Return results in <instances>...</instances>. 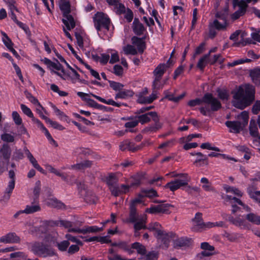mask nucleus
<instances>
[{"instance_id": "obj_64", "label": "nucleus", "mask_w": 260, "mask_h": 260, "mask_svg": "<svg viewBox=\"0 0 260 260\" xmlns=\"http://www.w3.org/2000/svg\"><path fill=\"white\" fill-rule=\"evenodd\" d=\"M110 190L112 192V194L114 196H118L122 194L121 192L120 185L118 186L116 184L114 186H112L110 187Z\"/></svg>"}, {"instance_id": "obj_17", "label": "nucleus", "mask_w": 260, "mask_h": 260, "mask_svg": "<svg viewBox=\"0 0 260 260\" xmlns=\"http://www.w3.org/2000/svg\"><path fill=\"white\" fill-rule=\"evenodd\" d=\"M11 154L10 146L7 144H3L0 148V160L9 162Z\"/></svg>"}, {"instance_id": "obj_32", "label": "nucleus", "mask_w": 260, "mask_h": 260, "mask_svg": "<svg viewBox=\"0 0 260 260\" xmlns=\"http://www.w3.org/2000/svg\"><path fill=\"white\" fill-rule=\"evenodd\" d=\"M92 165V161L85 160L82 162L71 166V168L75 170H81L90 167Z\"/></svg>"}, {"instance_id": "obj_13", "label": "nucleus", "mask_w": 260, "mask_h": 260, "mask_svg": "<svg viewBox=\"0 0 260 260\" xmlns=\"http://www.w3.org/2000/svg\"><path fill=\"white\" fill-rule=\"evenodd\" d=\"M32 121L34 123L36 124L39 128H40L44 133L50 142L54 145L55 146H57L56 141L53 139L48 131L44 126L43 123L37 118H35L34 116L31 118Z\"/></svg>"}, {"instance_id": "obj_29", "label": "nucleus", "mask_w": 260, "mask_h": 260, "mask_svg": "<svg viewBox=\"0 0 260 260\" xmlns=\"http://www.w3.org/2000/svg\"><path fill=\"white\" fill-rule=\"evenodd\" d=\"M247 192L250 198L260 205V191L254 190L249 187L247 189Z\"/></svg>"}, {"instance_id": "obj_52", "label": "nucleus", "mask_w": 260, "mask_h": 260, "mask_svg": "<svg viewBox=\"0 0 260 260\" xmlns=\"http://www.w3.org/2000/svg\"><path fill=\"white\" fill-rule=\"evenodd\" d=\"M65 238L67 239V241L68 242L71 241L72 242L75 243L78 245H82V242L76 237L73 236L71 234H67L65 235Z\"/></svg>"}, {"instance_id": "obj_35", "label": "nucleus", "mask_w": 260, "mask_h": 260, "mask_svg": "<svg viewBox=\"0 0 260 260\" xmlns=\"http://www.w3.org/2000/svg\"><path fill=\"white\" fill-rule=\"evenodd\" d=\"M250 75L253 83L256 85L260 80V69H254L251 71Z\"/></svg>"}, {"instance_id": "obj_12", "label": "nucleus", "mask_w": 260, "mask_h": 260, "mask_svg": "<svg viewBox=\"0 0 260 260\" xmlns=\"http://www.w3.org/2000/svg\"><path fill=\"white\" fill-rule=\"evenodd\" d=\"M136 117L138 123L140 122L142 124L149 122L151 119H152L153 121H156L159 120V117L155 112H149Z\"/></svg>"}, {"instance_id": "obj_30", "label": "nucleus", "mask_w": 260, "mask_h": 260, "mask_svg": "<svg viewBox=\"0 0 260 260\" xmlns=\"http://www.w3.org/2000/svg\"><path fill=\"white\" fill-rule=\"evenodd\" d=\"M132 248L136 249L137 253L142 256L145 255L146 253L145 247L139 242H135L132 244Z\"/></svg>"}, {"instance_id": "obj_57", "label": "nucleus", "mask_w": 260, "mask_h": 260, "mask_svg": "<svg viewBox=\"0 0 260 260\" xmlns=\"http://www.w3.org/2000/svg\"><path fill=\"white\" fill-rule=\"evenodd\" d=\"M90 153V151L89 149L81 147L76 148L74 150V153L75 154H83L87 155H89Z\"/></svg>"}, {"instance_id": "obj_38", "label": "nucleus", "mask_w": 260, "mask_h": 260, "mask_svg": "<svg viewBox=\"0 0 260 260\" xmlns=\"http://www.w3.org/2000/svg\"><path fill=\"white\" fill-rule=\"evenodd\" d=\"M134 236L135 237H138L140 236V233L139 231L142 229H147L146 224H144V221L140 222L139 223H135L134 225Z\"/></svg>"}, {"instance_id": "obj_48", "label": "nucleus", "mask_w": 260, "mask_h": 260, "mask_svg": "<svg viewBox=\"0 0 260 260\" xmlns=\"http://www.w3.org/2000/svg\"><path fill=\"white\" fill-rule=\"evenodd\" d=\"M12 117L14 123L17 125H21L22 124V119L19 114L17 111H13L12 113Z\"/></svg>"}, {"instance_id": "obj_39", "label": "nucleus", "mask_w": 260, "mask_h": 260, "mask_svg": "<svg viewBox=\"0 0 260 260\" xmlns=\"http://www.w3.org/2000/svg\"><path fill=\"white\" fill-rule=\"evenodd\" d=\"M106 182L110 189L111 187L114 186L117 184L118 179L114 174H110L107 177Z\"/></svg>"}, {"instance_id": "obj_51", "label": "nucleus", "mask_w": 260, "mask_h": 260, "mask_svg": "<svg viewBox=\"0 0 260 260\" xmlns=\"http://www.w3.org/2000/svg\"><path fill=\"white\" fill-rule=\"evenodd\" d=\"M68 67L71 71V73H70L71 74H72V76L70 77L72 83H75L77 80H79L80 75L77 72V71L73 68H72L70 66H68Z\"/></svg>"}, {"instance_id": "obj_62", "label": "nucleus", "mask_w": 260, "mask_h": 260, "mask_svg": "<svg viewBox=\"0 0 260 260\" xmlns=\"http://www.w3.org/2000/svg\"><path fill=\"white\" fill-rule=\"evenodd\" d=\"M218 96L222 100H228L229 94L225 90L218 89L217 90Z\"/></svg>"}, {"instance_id": "obj_14", "label": "nucleus", "mask_w": 260, "mask_h": 260, "mask_svg": "<svg viewBox=\"0 0 260 260\" xmlns=\"http://www.w3.org/2000/svg\"><path fill=\"white\" fill-rule=\"evenodd\" d=\"M103 228H99L97 226H85L82 229H72L70 231H73L76 233H81L86 234L87 233H94L102 231Z\"/></svg>"}, {"instance_id": "obj_3", "label": "nucleus", "mask_w": 260, "mask_h": 260, "mask_svg": "<svg viewBox=\"0 0 260 260\" xmlns=\"http://www.w3.org/2000/svg\"><path fill=\"white\" fill-rule=\"evenodd\" d=\"M191 222V230L196 232H201L215 226L222 227L224 225L223 221L204 222L203 220L202 214L200 213H196Z\"/></svg>"}, {"instance_id": "obj_23", "label": "nucleus", "mask_w": 260, "mask_h": 260, "mask_svg": "<svg viewBox=\"0 0 260 260\" xmlns=\"http://www.w3.org/2000/svg\"><path fill=\"white\" fill-rule=\"evenodd\" d=\"M201 183L202 184V187L206 191L215 192V189L212 186V183L205 177L201 179Z\"/></svg>"}, {"instance_id": "obj_8", "label": "nucleus", "mask_w": 260, "mask_h": 260, "mask_svg": "<svg viewBox=\"0 0 260 260\" xmlns=\"http://www.w3.org/2000/svg\"><path fill=\"white\" fill-rule=\"evenodd\" d=\"M31 251L36 255L46 257L55 254V252L52 248L44 245L41 242H34L30 245Z\"/></svg>"}, {"instance_id": "obj_27", "label": "nucleus", "mask_w": 260, "mask_h": 260, "mask_svg": "<svg viewBox=\"0 0 260 260\" xmlns=\"http://www.w3.org/2000/svg\"><path fill=\"white\" fill-rule=\"evenodd\" d=\"M154 122L155 123L154 125L145 127L143 129V132L146 133H153L156 132L161 127L162 124L159 122V120Z\"/></svg>"}, {"instance_id": "obj_31", "label": "nucleus", "mask_w": 260, "mask_h": 260, "mask_svg": "<svg viewBox=\"0 0 260 260\" xmlns=\"http://www.w3.org/2000/svg\"><path fill=\"white\" fill-rule=\"evenodd\" d=\"M249 133L253 137H257L258 136V131L256 123L255 121L251 120L249 124Z\"/></svg>"}, {"instance_id": "obj_9", "label": "nucleus", "mask_w": 260, "mask_h": 260, "mask_svg": "<svg viewBox=\"0 0 260 260\" xmlns=\"http://www.w3.org/2000/svg\"><path fill=\"white\" fill-rule=\"evenodd\" d=\"M147 216L145 214L139 215L136 210V207L134 205H130L129 217L125 219V222L128 223H139L144 221V224L146 223Z\"/></svg>"}, {"instance_id": "obj_37", "label": "nucleus", "mask_w": 260, "mask_h": 260, "mask_svg": "<svg viewBox=\"0 0 260 260\" xmlns=\"http://www.w3.org/2000/svg\"><path fill=\"white\" fill-rule=\"evenodd\" d=\"M209 59V54H205L199 60L197 67L203 71L207 65Z\"/></svg>"}, {"instance_id": "obj_45", "label": "nucleus", "mask_w": 260, "mask_h": 260, "mask_svg": "<svg viewBox=\"0 0 260 260\" xmlns=\"http://www.w3.org/2000/svg\"><path fill=\"white\" fill-rule=\"evenodd\" d=\"M52 108L55 114L58 117V118L61 120L67 121L68 117L66 115L59 109H58L55 105H52Z\"/></svg>"}, {"instance_id": "obj_46", "label": "nucleus", "mask_w": 260, "mask_h": 260, "mask_svg": "<svg viewBox=\"0 0 260 260\" xmlns=\"http://www.w3.org/2000/svg\"><path fill=\"white\" fill-rule=\"evenodd\" d=\"M36 108V112L38 113L39 116L45 121L48 119V117L45 116L43 113L47 114L46 111L45 109L42 107V106L39 103V104H37Z\"/></svg>"}, {"instance_id": "obj_22", "label": "nucleus", "mask_w": 260, "mask_h": 260, "mask_svg": "<svg viewBox=\"0 0 260 260\" xmlns=\"http://www.w3.org/2000/svg\"><path fill=\"white\" fill-rule=\"evenodd\" d=\"M248 221L256 225H260V216L253 212H249L245 216Z\"/></svg>"}, {"instance_id": "obj_42", "label": "nucleus", "mask_w": 260, "mask_h": 260, "mask_svg": "<svg viewBox=\"0 0 260 260\" xmlns=\"http://www.w3.org/2000/svg\"><path fill=\"white\" fill-rule=\"evenodd\" d=\"M124 53L126 55H136L137 54V50L134 46L127 45L123 48Z\"/></svg>"}, {"instance_id": "obj_63", "label": "nucleus", "mask_w": 260, "mask_h": 260, "mask_svg": "<svg viewBox=\"0 0 260 260\" xmlns=\"http://www.w3.org/2000/svg\"><path fill=\"white\" fill-rule=\"evenodd\" d=\"M70 245L69 242L67 240H64L60 243H57V247L59 250L64 251H66Z\"/></svg>"}, {"instance_id": "obj_60", "label": "nucleus", "mask_w": 260, "mask_h": 260, "mask_svg": "<svg viewBox=\"0 0 260 260\" xmlns=\"http://www.w3.org/2000/svg\"><path fill=\"white\" fill-rule=\"evenodd\" d=\"M47 123L50 124L53 128L59 129V130H63L64 129V127L62 126L61 125L59 124L56 121H53L51 120L50 119L48 118L45 121Z\"/></svg>"}, {"instance_id": "obj_16", "label": "nucleus", "mask_w": 260, "mask_h": 260, "mask_svg": "<svg viewBox=\"0 0 260 260\" xmlns=\"http://www.w3.org/2000/svg\"><path fill=\"white\" fill-rule=\"evenodd\" d=\"M246 219L243 218L241 215H239L236 217L230 216L229 220L235 225L239 227L241 229L248 228V223L246 221Z\"/></svg>"}, {"instance_id": "obj_55", "label": "nucleus", "mask_w": 260, "mask_h": 260, "mask_svg": "<svg viewBox=\"0 0 260 260\" xmlns=\"http://www.w3.org/2000/svg\"><path fill=\"white\" fill-rule=\"evenodd\" d=\"M20 108L22 112L25 115H26L30 118L32 117L34 114L30 108H29L28 107H27L25 105L23 104H21L20 105Z\"/></svg>"}, {"instance_id": "obj_28", "label": "nucleus", "mask_w": 260, "mask_h": 260, "mask_svg": "<svg viewBox=\"0 0 260 260\" xmlns=\"http://www.w3.org/2000/svg\"><path fill=\"white\" fill-rule=\"evenodd\" d=\"M237 118L238 120V121H240L242 125L245 127L248 124L249 119L248 113L246 111H244L237 116Z\"/></svg>"}, {"instance_id": "obj_58", "label": "nucleus", "mask_w": 260, "mask_h": 260, "mask_svg": "<svg viewBox=\"0 0 260 260\" xmlns=\"http://www.w3.org/2000/svg\"><path fill=\"white\" fill-rule=\"evenodd\" d=\"M185 191L190 194L193 195L194 193H199L201 191V189L197 186H188L186 189Z\"/></svg>"}, {"instance_id": "obj_36", "label": "nucleus", "mask_w": 260, "mask_h": 260, "mask_svg": "<svg viewBox=\"0 0 260 260\" xmlns=\"http://www.w3.org/2000/svg\"><path fill=\"white\" fill-rule=\"evenodd\" d=\"M224 189L226 192H231L239 197H242L243 194L239 189L232 186H224Z\"/></svg>"}, {"instance_id": "obj_18", "label": "nucleus", "mask_w": 260, "mask_h": 260, "mask_svg": "<svg viewBox=\"0 0 260 260\" xmlns=\"http://www.w3.org/2000/svg\"><path fill=\"white\" fill-rule=\"evenodd\" d=\"M19 241V237L15 233H9L0 238V242L6 244L17 243Z\"/></svg>"}, {"instance_id": "obj_44", "label": "nucleus", "mask_w": 260, "mask_h": 260, "mask_svg": "<svg viewBox=\"0 0 260 260\" xmlns=\"http://www.w3.org/2000/svg\"><path fill=\"white\" fill-rule=\"evenodd\" d=\"M49 69L51 71L52 73H54V72H55L56 71H60L61 73L64 72V70L62 65L57 61L56 62H52Z\"/></svg>"}, {"instance_id": "obj_20", "label": "nucleus", "mask_w": 260, "mask_h": 260, "mask_svg": "<svg viewBox=\"0 0 260 260\" xmlns=\"http://www.w3.org/2000/svg\"><path fill=\"white\" fill-rule=\"evenodd\" d=\"M133 29L135 34L140 36L143 34L144 32L146 30L144 25L140 23L139 19L135 18L133 23Z\"/></svg>"}, {"instance_id": "obj_49", "label": "nucleus", "mask_w": 260, "mask_h": 260, "mask_svg": "<svg viewBox=\"0 0 260 260\" xmlns=\"http://www.w3.org/2000/svg\"><path fill=\"white\" fill-rule=\"evenodd\" d=\"M166 176H170L172 178H178V179H182V178H190L188 174L186 173H177L176 172H172L168 174H166Z\"/></svg>"}, {"instance_id": "obj_41", "label": "nucleus", "mask_w": 260, "mask_h": 260, "mask_svg": "<svg viewBox=\"0 0 260 260\" xmlns=\"http://www.w3.org/2000/svg\"><path fill=\"white\" fill-rule=\"evenodd\" d=\"M28 159H29V161L35 169H36L37 170H38L39 172L43 174L45 173L44 170L42 167L40 166L37 160L35 159V158L32 155H30V156H29L28 157Z\"/></svg>"}, {"instance_id": "obj_53", "label": "nucleus", "mask_w": 260, "mask_h": 260, "mask_svg": "<svg viewBox=\"0 0 260 260\" xmlns=\"http://www.w3.org/2000/svg\"><path fill=\"white\" fill-rule=\"evenodd\" d=\"M1 139L6 142H13L14 141V137L10 134L5 133L1 136Z\"/></svg>"}, {"instance_id": "obj_50", "label": "nucleus", "mask_w": 260, "mask_h": 260, "mask_svg": "<svg viewBox=\"0 0 260 260\" xmlns=\"http://www.w3.org/2000/svg\"><path fill=\"white\" fill-rule=\"evenodd\" d=\"M143 176L141 174H137L132 177V181L131 186H133L140 184Z\"/></svg>"}, {"instance_id": "obj_47", "label": "nucleus", "mask_w": 260, "mask_h": 260, "mask_svg": "<svg viewBox=\"0 0 260 260\" xmlns=\"http://www.w3.org/2000/svg\"><path fill=\"white\" fill-rule=\"evenodd\" d=\"M236 6H238L240 12L245 14L248 7V3L246 0H241L236 3Z\"/></svg>"}, {"instance_id": "obj_25", "label": "nucleus", "mask_w": 260, "mask_h": 260, "mask_svg": "<svg viewBox=\"0 0 260 260\" xmlns=\"http://www.w3.org/2000/svg\"><path fill=\"white\" fill-rule=\"evenodd\" d=\"M13 181L8 183L7 187L6 189L5 192L2 197V200L4 202H7L11 195L13 190L14 189V184Z\"/></svg>"}, {"instance_id": "obj_61", "label": "nucleus", "mask_w": 260, "mask_h": 260, "mask_svg": "<svg viewBox=\"0 0 260 260\" xmlns=\"http://www.w3.org/2000/svg\"><path fill=\"white\" fill-rule=\"evenodd\" d=\"M110 86L114 90H121L123 87V85L120 83L114 81H110Z\"/></svg>"}, {"instance_id": "obj_15", "label": "nucleus", "mask_w": 260, "mask_h": 260, "mask_svg": "<svg viewBox=\"0 0 260 260\" xmlns=\"http://www.w3.org/2000/svg\"><path fill=\"white\" fill-rule=\"evenodd\" d=\"M226 126L230 129L229 131L233 133H239L244 127L239 121H228Z\"/></svg>"}, {"instance_id": "obj_21", "label": "nucleus", "mask_w": 260, "mask_h": 260, "mask_svg": "<svg viewBox=\"0 0 260 260\" xmlns=\"http://www.w3.org/2000/svg\"><path fill=\"white\" fill-rule=\"evenodd\" d=\"M132 42L133 44L137 46L138 49L137 51L142 53L146 48L145 43L143 39L137 37H133L132 38Z\"/></svg>"}, {"instance_id": "obj_11", "label": "nucleus", "mask_w": 260, "mask_h": 260, "mask_svg": "<svg viewBox=\"0 0 260 260\" xmlns=\"http://www.w3.org/2000/svg\"><path fill=\"white\" fill-rule=\"evenodd\" d=\"M171 205L169 204H160L156 206H151L146 209V212L151 214L155 213H170V208Z\"/></svg>"}, {"instance_id": "obj_10", "label": "nucleus", "mask_w": 260, "mask_h": 260, "mask_svg": "<svg viewBox=\"0 0 260 260\" xmlns=\"http://www.w3.org/2000/svg\"><path fill=\"white\" fill-rule=\"evenodd\" d=\"M190 181V178L176 179L167 183L165 187L174 191L182 186H186Z\"/></svg>"}, {"instance_id": "obj_34", "label": "nucleus", "mask_w": 260, "mask_h": 260, "mask_svg": "<svg viewBox=\"0 0 260 260\" xmlns=\"http://www.w3.org/2000/svg\"><path fill=\"white\" fill-rule=\"evenodd\" d=\"M224 236L230 242H236L242 237V235L237 233H225Z\"/></svg>"}, {"instance_id": "obj_6", "label": "nucleus", "mask_w": 260, "mask_h": 260, "mask_svg": "<svg viewBox=\"0 0 260 260\" xmlns=\"http://www.w3.org/2000/svg\"><path fill=\"white\" fill-rule=\"evenodd\" d=\"M59 8L63 13V18L62 20L67 29L70 30L74 28L75 22L72 16L70 15L71 6L69 2L66 0H60Z\"/></svg>"}, {"instance_id": "obj_26", "label": "nucleus", "mask_w": 260, "mask_h": 260, "mask_svg": "<svg viewBox=\"0 0 260 260\" xmlns=\"http://www.w3.org/2000/svg\"><path fill=\"white\" fill-rule=\"evenodd\" d=\"M134 94V92L131 90H122L115 95V99L116 100L118 99H125L133 96Z\"/></svg>"}, {"instance_id": "obj_24", "label": "nucleus", "mask_w": 260, "mask_h": 260, "mask_svg": "<svg viewBox=\"0 0 260 260\" xmlns=\"http://www.w3.org/2000/svg\"><path fill=\"white\" fill-rule=\"evenodd\" d=\"M191 243V240L187 238H181L175 240L174 245L176 247H184L189 246Z\"/></svg>"}, {"instance_id": "obj_19", "label": "nucleus", "mask_w": 260, "mask_h": 260, "mask_svg": "<svg viewBox=\"0 0 260 260\" xmlns=\"http://www.w3.org/2000/svg\"><path fill=\"white\" fill-rule=\"evenodd\" d=\"M119 149L121 151H125L128 150L134 152L140 149V147H135L133 143H131L128 140H126L121 142L119 145Z\"/></svg>"}, {"instance_id": "obj_1", "label": "nucleus", "mask_w": 260, "mask_h": 260, "mask_svg": "<svg viewBox=\"0 0 260 260\" xmlns=\"http://www.w3.org/2000/svg\"><path fill=\"white\" fill-rule=\"evenodd\" d=\"M254 93V88L251 85L240 87L233 96V106L241 110L245 108L253 101Z\"/></svg>"}, {"instance_id": "obj_43", "label": "nucleus", "mask_w": 260, "mask_h": 260, "mask_svg": "<svg viewBox=\"0 0 260 260\" xmlns=\"http://www.w3.org/2000/svg\"><path fill=\"white\" fill-rule=\"evenodd\" d=\"M25 255L24 252L18 251L11 253L10 257L12 260H23Z\"/></svg>"}, {"instance_id": "obj_59", "label": "nucleus", "mask_w": 260, "mask_h": 260, "mask_svg": "<svg viewBox=\"0 0 260 260\" xmlns=\"http://www.w3.org/2000/svg\"><path fill=\"white\" fill-rule=\"evenodd\" d=\"M1 34L3 36V37H2L3 42H4V43L5 44V45L6 46V47L7 48H10L11 47V46L13 45V43H12V41L9 38V37H8V36L7 35V34L5 32L2 31Z\"/></svg>"}, {"instance_id": "obj_4", "label": "nucleus", "mask_w": 260, "mask_h": 260, "mask_svg": "<svg viewBox=\"0 0 260 260\" xmlns=\"http://www.w3.org/2000/svg\"><path fill=\"white\" fill-rule=\"evenodd\" d=\"M147 229L149 231L154 232L155 236L164 242L165 248L168 247L170 240L175 237V234L173 233H167L163 230L158 222L150 223Z\"/></svg>"}, {"instance_id": "obj_40", "label": "nucleus", "mask_w": 260, "mask_h": 260, "mask_svg": "<svg viewBox=\"0 0 260 260\" xmlns=\"http://www.w3.org/2000/svg\"><path fill=\"white\" fill-rule=\"evenodd\" d=\"M41 208L39 205H32L27 206L26 208L23 210L24 213L31 214L40 211Z\"/></svg>"}, {"instance_id": "obj_5", "label": "nucleus", "mask_w": 260, "mask_h": 260, "mask_svg": "<svg viewBox=\"0 0 260 260\" xmlns=\"http://www.w3.org/2000/svg\"><path fill=\"white\" fill-rule=\"evenodd\" d=\"M203 103L207 105L205 107H201L200 111L204 115H207L211 111H217L221 107L220 102L211 94H205L202 99Z\"/></svg>"}, {"instance_id": "obj_56", "label": "nucleus", "mask_w": 260, "mask_h": 260, "mask_svg": "<svg viewBox=\"0 0 260 260\" xmlns=\"http://www.w3.org/2000/svg\"><path fill=\"white\" fill-rule=\"evenodd\" d=\"M41 181H37L36 182L35 186L34 187V191H33L35 200L37 199L39 197V194L40 192V190H41Z\"/></svg>"}, {"instance_id": "obj_7", "label": "nucleus", "mask_w": 260, "mask_h": 260, "mask_svg": "<svg viewBox=\"0 0 260 260\" xmlns=\"http://www.w3.org/2000/svg\"><path fill=\"white\" fill-rule=\"evenodd\" d=\"M94 26L99 35H102V31H108L109 29L110 21L107 15L103 13H97L93 17Z\"/></svg>"}, {"instance_id": "obj_2", "label": "nucleus", "mask_w": 260, "mask_h": 260, "mask_svg": "<svg viewBox=\"0 0 260 260\" xmlns=\"http://www.w3.org/2000/svg\"><path fill=\"white\" fill-rule=\"evenodd\" d=\"M228 15L227 9H225L223 12H218L216 13V19L210 22L209 25V36L210 38H213L216 35L215 29L218 31L226 30L228 25Z\"/></svg>"}, {"instance_id": "obj_54", "label": "nucleus", "mask_w": 260, "mask_h": 260, "mask_svg": "<svg viewBox=\"0 0 260 260\" xmlns=\"http://www.w3.org/2000/svg\"><path fill=\"white\" fill-rule=\"evenodd\" d=\"M158 253L155 251L149 252L146 255H144L143 257L139 259H144V260H156L157 258Z\"/></svg>"}, {"instance_id": "obj_33", "label": "nucleus", "mask_w": 260, "mask_h": 260, "mask_svg": "<svg viewBox=\"0 0 260 260\" xmlns=\"http://www.w3.org/2000/svg\"><path fill=\"white\" fill-rule=\"evenodd\" d=\"M166 70V65L159 64L153 71V74L155 78H161L164 75Z\"/></svg>"}]
</instances>
